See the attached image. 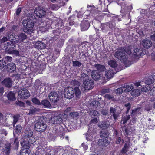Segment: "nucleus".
I'll return each instance as SVG.
<instances>
[{
  "label": "nucleus",
  "instance_id": "f257e3e1",
  "mask_svg": "<svg viewBox=\"0 0 155 155\" xmlns=\"http://www.w3.org/2000/svg\"><path fill=\"white\" fill-rule=\"evenodd\" d=\"M14 35H12L13 38L10 39V38H8L11 42H7L5 44L4 47L5 50H8L10 48H14L15 47V44L18 43H21L27 38L26 35L23 33H21L14 37Z\"/></svg>",
  "mask_w": 155,
  "mask_h": 155
},
{
  "label": "nucleus",
  "instance_id": "f03ea898",
  "mask_svg": "<svg viewBox=\"0 0 155 155\" xmlns=\"http://www.w3.org/2000/svg\"><path fill=\"white\" fill-rule=\"evenodd\" d=\"M114 56L119 60L123 62L126 67L131 64V62L128 59L125 50L123 48H118L115 52Z\"/></svg>",
  "mask_w": 155,
  "mask_h": 155
},
{
  "label": "nucleus",
  "instance_id": "7ed1b4c3",
  "mask_svg": "<svg viewBox=\"0 0 155 155\" xmlns=\"http://www.w3.org/2000/svg\"><path fill=\"white\" fill-rule=\"evenodd\" d=\"M44 117H40L35 122V129L37 131L43 132L46 127L47 125L45 123Z\"/></svg>",
  "mask_w": 155,
  "mask_h": 155
},
{
  "label": "nucleus",
  "instance_id": "20e7f679",
  "mask_svg": "<svg viewBox=\"0 0 155 155\" xmlns=\"http://www.w3.org/2000/svg\"><path fill=\"white\" fill-rule=\"evenodd\" d=\"M23 24L24 27L23 29L24 32L30 33L33 31L34 23L31 19H28L24 20L23 21Z\"/></svg>",
  "mask_w": 155,
  "mask_h": 155
},
{
  "label": "nucleus",
  "instance_id": "39448f33",
  "mask_svg": "<svg viewBox=\"0 0 155 155\" xmlns=\"http://www.w3.org/2000/svg\"><path fill=\"white\" fill-rule=\"evenodd\" d=\"M108 134L107 132H101L100 133V135L101 137L104 138L99 140L98 144L100 146H107L110 142V139L108 137Z\"/></svg>",
  "mask_w": 155,
  "mask_h": 155
},
{
  "label": "nucleus",
  "instance_id": "423d86ee",
  "mask_svg": "<svg viewBox=\"0 0 155 155\" xmlns=\"http://www.w3.org/2000/svg\"><path fill=\"white\" fill-rule=\"evenodd\" d=\"M93 81L91 79L84 80L81 89L83 91H87L91 89L94 86Z\"/></svg>",
  "mask_w": 155,
  "mask_h": 155
},
{
  "label": "nucleus",
  "instance_id": "0eeeda50",
  "mask_svg": "<svg viewBox=\"0 0 155 155\" xmlns=\"http://www.w3.org/2000/svg\"><path fill=\"white\" fill-rule=\"evenodd\" d=\"M146 53L145 52L143 51V49L140 48L134 49L133 53V57L137 60L140 57L144 55Z\"/></svg>",
  "mask_w": 155,
  "mask_h": 155
},
{
  "label": "nucleus",
  "instance_id": "6e6552de",
  "mask_svg": "<svg viewBox=\"0 0 155 155\" xmlns=\"http://www.w3.org/2000/svg\"><path fill=\"white\" fill-rule=\"evenodd\" d=\"M19 97L23 99H27L30 97V94L29 91L26 89H22L18 91Z\"/></svg>",
  "mask_w": 155,
  "mask_h": 155
},
{
  "label": "nucleus",
  "instance_id": "1a4fd4ad",
  "mask_svg": "<svg viewBox=\"0 0 155 155\" xmlns=\"http://www.w3.org/2000/svg\"><path fill=\"white\" fill-rule=\"evenodd\" d=\"M64 93L65 97L68 99H71L74 96V89L71 87L66 88Z\"/></svg>",
  "mask_w": 155,
  "mask_h": 155
},
{
  "label": "nucleus",
  "instance_id": "9d476101",
  "mask_svg": "<svg viewBox=\"0 0 155 155\" xmlns=\"http://www.w3.org/2000/svg\"><path fill=\"white\" fill-rule=\"evenodd\" d=\"M34 13L39 18H41L44 16L46 14V11L43 8H36L34 10Z\"/></svg>",
  "mask_w": 155,
  "mask_h": 155
},
{
  "label": "nucleus",
  "instance_id": "9b49d317",
  "mask_svg": "<svg viewBox=\"0 0 155 155\" xmlns=\"http://www.w3.org/2000/svg\"><path fill=\"white\" fill-rule=\"evenodd\" d=\"M48 97L50 100L54 103L57 102L59 98L58 94L55 92L50 93L49 94Z\"/></svg>",
  "mask_w": 155,
  "mask_h": 155
},
{
  "label": "nucleus",
  "instance_id": "f8f14e48",
  "mask_svg": "<svg viewBox=\"0 0 155 155\" xmlns=\"http://www.w3.org/2000/svg\"><path fill=\"white\" fill-rule=\"evenodd\" d=\"M14 81V79H12L11 78H6L2 81V84L7 87L10 88L11 87L12 82Z\"/></svg>",
  "mask_w": 155,
  "mask_h": 155
},
{
  "label": "nucleus",
  "instance_id": "ddd939ff",
  "mask_svg": "<svg viewBox=\"0 0 155 155\" xmlns=\"http://www.w3.org/2000/svg\"><path fill=\"white\" fill-rule=\"evenodd\" d=\"M102 74V73L101 72L94 70L93 71L91 72V76L94 80H97L101 77Z\"/></svg>",
  "mask_w": 155,
  "mask_h": 155
},
{
  "label": "nucleus",
  "instance_id": "4468645a",
  "mask_svg": "<svg viewBox=\"0 0 155 155\" xmlns=\"http://www.w3.org/2000/svg\"><path fill=\"white\" fill-rule=\"evenodd\" d=\"M142 45L145 48L148 49L150 48L152 45V42L149 39H144L142 41Z\"/></svg>",
  "mask_w": 155,
  "mask_h": 155
},
{
  "label": "nucleus",
  "instance_id": "2eb2a0df",
  "mask_svg": "<svg viewBox=\"0 0 155 155\" xmlns=\"http://www.w3.org/2000/svg\"><path fill=\"white\" fill-rule=\"evenodd\" d=\"M33 133L32 131L30 129L26 130L24 132L23 134L22 137V140H24L25 141L27 139H28L33 135Z\"/></svg>",
  "mask_w": 155,
  "mask_h": 155
},
{
  "label": "nucleus",
  "instance_id": "dca6fc26",
  "mask_svg": "<svg viewBox=\"0 0 155 155\" xmlns=\"http://www.w3.org/2000/svg\"><path fill=\"white\" fill-rule=\"evenodd\" d=\"M81 26L82 31L87 30L90 26L89 23L87 21L83 20L81 24Z\"/></svg>",
  "mask_w": 155,
  "mask_h": 155
},
{
  "label": "nucleus",
  "instance_id": "f3484780",
  "mask_svg": "<svg viewBox=\"0 0 155 155\" xmlns=\"http://www.w3.org/2000/svg\"><path fill=\"white\" fill-rule=\"evenodd\" d=\"M61 115H59L58 116H55L52 119V122L53 124H60L61 122L62 119Z\"/></svg>",
  "mask_w": 155,
  "mask_h": 155
},
{
  "label": "nucleus",
  "instance_id": "a211bd4d",
  "mask_svg": "<svg viewBox=\"0 0 155 155\" xmlns=\"http://www.w3.org/2000/svg\"><path fill=\"white\" fill-rule=\"evenodd\" d=\"M114 74V73L113 70L110 69L105 71V75L107 78L110 79L113 77Z\"/></svg>",
  "mask_w": 155,
  "mask_h": 155
},
{
  "label": "nucleus",
  "instance_id": "6ab92c4d",
  "mask_svg": "<svg viewBox=\"0 0 155 155\" xmlns=\"http://www.w3.org/2000/svg\"><path fill=\"white\" fill-rule=\"evenodd\" d=\"M11 150V144L8 143H6L3 149V152L7 155H8L10 153Z\"/></svg>",
  "mask_w": 155,
  "mask_h": 155
},
{
  "label": "nucleus",
  "instance_id": "aec40b11",
  "mask_svg": "<svg viewBox=\"0 0 155 155\" xmlns=\"http://www.w3.org/2000/svg\"><path fill=\"white\" fill-rule=\"evenodd\" d=\"M7 69L8 71L12 72L15 70L16 66L14 63H9L7 65Z\"/></svg>",
  "mask_w": 155,
  "mask_h": 155
},
{
  "label": "nucleus",
  "instance_id": "412c9836",
  "mask_svg": "<svg viewBox=\"0 0 155 155\" xmlns=\"http://www.w3.org/2000/svg\"><path fill=\"white\" fill-rule=\"evenodd\" d=\"M29 143H30L28 142V141H25L24 140H22V138L21 140V145L23 147V149L28 150L29 147Z\"/></svg>",
  "mask_w": 155,
  "mask_h": 155
},
{
  "label": "nucleus",
  "instance_id": "4be33fe9",
  "mask_svg": "<svg viewBox=\"0 0 155 155\" xmlns=\"http://www.w3.org/2000/svg\"><path fill=\"white\" fill-rule=\"evenodd\" d=\"M41 105L44 106L46 108H50L51 106V104L48 101L44 99L42 100L41 102Z\"/></svg>",
  "mask_w": 155,
  "mask_h": 155
},
{
  "label": "nucleus",
  "instance_id": "5701e85b",
  "mask_svg": "<svg viewBox=\"0 0 155 155\" xmlns=\"http://www.w3.org/2000/svg\"><path fill=\"white\" fill-rule=\"evenodd\" d=\"M8 99L10 101H14L16 99L15 94L12 91L8 93L7 95Z\"/></svg>",
  "mask_w": 155,
  "mask_h": 155
},
{
  "label": "nucleus",
  "instance_id": "b1692460",
  "mask_svg": "<svg viewBox=\"0 0 155 155\" xmlns=\"http://www.w3.org/2000/svg\"><path fill=\"white\" fill-rule=\"evenodd\" d=\"M98 126L100 128L102 129H106L108 127L109 125V122L108 121H105L102 123L99 124H98Z\"/></svg>",
  "mask_w": 155,
  "mask_h": 155
},
{
  "label": "nucleus",
  "instance_id": "393cba45",
  "mask_svg": "<svg viewBox=\"0 0 155 155\" xmlns=\"http://www.w3.org/2000/svg\"><path fill=\"white\" fill-rule=\"evenodd\" d=\"M35 45L38 49H44L45 47V45L42 42L38 41L36 42Z\"/></svg>",
  "mask_w": 155,
  "mask_h": 155
},
{
  "label": "nucleus",
  "instance_id": "a878e982",
  "mask_svg": "<svg viewBox=\"0 0 155 155\" xmlns=\"http://www.w3.org/2000/svg\"><path fill=\"white\" fill-rule=\"evenodd\" d=\"M75 94L76 97L79 98L81 95V92L79 88L77 87H75L74 90V94Z\"/></svg>",
  "mask_w": 155,
  "mask_h": 155
},
{
  "label": "nucleus",
  "instance_id": "bb28decb",
  "mask_svg": "<svg viewBox=\"0 0 155 155\" xmlns=\"http://www.w3.org/2000/svg\"><path fill=\"white\" fill-rule=\"evenodd\" d=\"M108 64L112 67H115L117 66V61L114 60H111L108 61Z\"/></svg>",
  "mask_w": 155,
  "mask_h": 155
},
{
  "label": "nucleus",
  "instance_id": "cd10ccee",
  "mask_svg": "<svg viewBox=\"0 0 155 155\" xmlns=\"http://www.w3.org/2000/svg\"><path fill=\"white\" fill-rule=\"evenodd\" d=\"M131 95L133 96H137L140 94V91L138 89H134L131 92Z\"/></svg>",
  "mask_w": 155,
  "mask_h": 155
},
{
  "label": "nucleus",
  "instance_id": "c85d7f7f",
  "mask_svg": "<svg viewBox=\"0 0 155 155\" xmlns=\"http://www.w3.org/2000/svg\"><path fill=\"white\" fill-rule=\"evenodd\" d=\"M98 71H104L105 69V67L99 64H95L94 66Z\"/></svg>",
  "mask_w": 155,
  "mask_h": 155
},
{
  "label": "nucleus",
  "instance_id": "c756f323",
  "mask_svg": "<svg viewBox=\"0 0 155 155\" xmlns=\"http://www.w3.org/2000/svg\"><path fill=\"white\" fill-rule=\"evenodd\" d=\"M69 115L73 118L76 119L79 116V113L77 112H72L70 113Z\"/></svg>",
  "mask_w": 155,
  "mask_h": 155
},
{
  "label": "nucleus",
  "instance_id": "7c9ffc66",
  "mask_svg": "<svg viewBox=\"0 0 155 155\" xmlns=\"http://www.w3.org/2000/svg\"><path fill=\"white\" fill-rule=\"evenodd\" d=\"M30 151L27 149H23L21 150L20 155H29Z\"/></svg>",
  "mask_w": 155,
  "mask_h": 155
},
{
  "label": "nucleus",
  "instance_id": "2f4dec72",
  "mask_svg": "<svg viewBox=\"0 0 155 155\" xmlns=\"http://www.w3.org/2000/svg\"><path fill=\"white\" fill-rule=\"evenodd\" d=\"M22 129V127L19 125H17L15 128V132L17 134L20 133Z\"/></svg>",
  "mask_w": 155,
  "mask_h": 155
},
{
  "label": "nucleus",
  "instance_id": "473e14b6",
  "mask_svg": "<svg viewBox=\"0 0 155 155\" xmlns=\"http://www.w3.org/2000/svg\"><path fill=\"white\" fill-rule=\"evenodd\" d=\"M36 140V139L32 136L28 139H27L26 140L30 143L33 144L35 142Z\"/></svg>",
  "mask_w": 155,
  "mask_h": 155
},
{
  "label": "nucleus",
  "instance_id": "72a5a7b5",
  "mask_svg": "<svg viewBox=\"0 0 155 155\" xmlns=\"http://www.w3.org/2000/svg\"><path fill=\"white\" fill-rule=\"evenodd\" d=\"M151 87L149 85H146L144 87H143L141 90V92L144 93L147 92L150 90Z\"/></svg>",
  "mask_w": 155,
  "mask_h": 155
},
{
  "label": "nucleus",
  "instance_id": "f704fd0d",
  "mask_svg": "<svg viewBox=\"0 0 155 155\" xmlns=\"http://www.w3.org/2000/svg\"><path fill=\"white\" fill-rule=\"evenodd\" d=\"M91 105H92V107H93L94 108H96L100 106V103L99 101H93L92 102Z\"/></svg>",
  "mask_w": 155,
  "mask_h": 155
},
{
  "label": "nucleus",
  "instance_id": "c9c22d12",
  "mask_svg": "<svg viewBox=\"0 0 155 155\" xmlns=\"http://www.w3.org/2000/svg\"><path fill=\"white\" fill-rule=\"evenodd\" d=\"M19 118V116L18 115H15L13 116V127H14L16 123L18 121Z\"/></svg>",
  "mask_w": 155,
  "mask_h": 155
},
{
  "label": "nucleus",
  "instance_id": "e433bc0d",
  "mask_svg": "<svg viewBox=\"0 0 155 155\" xmlns=\"http://www.w3.org/2000/svg\"><path fill=\"white\" fill-rule=\"evenodd\" d=\"M126 87H125V86L124 87V88H126L124 91L126 92L130 91L134 88V87L131 85H127L126 84Z\"/></svg>",
  "mask_w": 155,
  "mask_h": 155
},
{
  "label": "nucleus",
  "instance_id": "4c0bfd02",
  "mask_svg": "<svg viewBox=\"0 0 155 155\" xmlns=\"http://www.w3.org/2000/svg\"><path fill=\"white\" fill-rule=\"evenodd\" d=\"M72 64L73 66L77 67H80L82 65L81 62L78 61H73Z\"/></svg>",
  "mask_w": 155,
  "mask_h": 155
},
{
  "label": "nucleus",
  "instance_id": "58836bf2",
  "mask_svg": "<svg viewBox=\"0 0 155 155\" xmlns=\"http://www.w3.org/2000/svg\"><path fill=\"white\" fill-rule=\"evenodd\" d=\"M32 101L33 103L38 105H41L40 101L36 97H34L32 99Z\"/></svg>",
  "mask_w": 155,
  "mask_h": 155
},
{
  "label": "nucleus",
  "instance_id": "ea45409f",
  "mask_svg": "<svg viewBox=\"0 0 155 155\" xmlns=\"http://www.w3.org/2000/svg\"><path fill=\"white\" fill-rule=\"evenodd\" d=\"M38 110L36 108L34 107H31L29 110V112L28 114L29 115H32L35 113Z\"/></svg>",
  "mask_w": 155,
  "mask_h": 155
},
{
  "label": "nucleus",
  "instance_id": "a19ab883",
  "mask_svg": "<svg viewBox=\"0 0 155 155\" xmlns=\"http://www.w3.org/2000/svg\"><path fill=\"white\" fill-rule=\"evenodd\" d=\"M90 114L91 116H98L100 115V114L97 111L93 110L90 112Z\"/></svg>",
  "mask_w": 155,
  "mask_h": 155
},
{
  "label": "nucleus",
  "instance_id": "79ce46f5",
  "mask_svg": "<svg viewBox=\"0 0 155 155\" xmlns=\"http://www.w3.org/2000/svg\"><path fill=\"white\" fill-rule=\"evenodd\" d=\"M8 38H10V39H11V38L8 35V38L6 37H3V38L0 40V42L1 43H4L5 42V41H8V39L9 41H9V40L8 39Z\"/></svg>",
  "mask_w": 155,
  "mask_h": 155
},
{
  "label": "nucleus",
  "instance_id": "37998d69",
  "mask_svg": "<svg viewBox=\"0 0 155 155\" xmlns=\"http://www.w3.org/2000/svg\"><path fill=\"white\" fill-rule=\"evenodd\" d=\"M6 63L5 61H4L2 60H0V68L2 69L5 66Z\"/></svg>",
  "mask_w": 155,
  "mask_h": 155
},
{
  "label": "nucleus",
  "instance_id": "c03bdc74",
  "mask_svg": "<svg viewBox=\"0 0 155 155\" xmlns=\"http://www.w3.org/2000/svg\"><path fill=\"white\" fill-rule=\"evenodd\" d=\"M153 82V81L149 76L148 79L146 80L145 83L147 84H152Z\"/></svg>",
  "mask_w": 155,
  "mask_h": 155
},
{
  "label": "nucleus",
  "instance_id": "a18cd8bd",
  "mask_svg": "<svg viewBox=\"0 0 155 155\" xmlns=\"http://www.w3.org/2000/svg\"><path fill=\"white\" fill-rule=\"evenodd\" d=\"M81 78H83V79H84V78H85V80L86 79H87L88 78V76L85 74L83 72H81Z\"/></svg>",
  "mask_w": 155,
  "mask_h": 155
},
{
  "label": "nucleus",
  "instance_id": "49530a36",
  "mask_svg": "<svg viewBox=\"0 0 155 155\" xmlns=\"http://www.w3.org/2000/svg\"><path fill=\"white\" fill-rule=\"evenodd\" d=\"M128 148V146L126 144H125L124 145V147L123 148V149H122V150H121L122 153H125L126 152H127L128 151V150H127Z\"/></svg>",
  "mask_w": 155,
  "mask_h": 155
},
{
  "label": "nucleus",
  "instance_id": "de8ad7c7",
  "mask_svg": "<svg viewBox=\"0 0 155 155\" xmlns=\"http://www.w3.org/2000/svg\"><path fill=\"white\" fill-rule=\"evenodd\" d=\"M71 83L72 84L74 85L79 86L80 85L79 82L76 80H72Z\"/></svg>",
  "mask_w": 155,
  "mask_h": 155
},
{
  "label": "nucleus",
  "instance_id": "09e8293b",
  "mask_svg": "<svg viewBox=\"0 0 155 155\" xmlns=\"http://www.w3.org/2000/svg\"><path fill=\"white\" fill-rule=\"evenodd\" d=\"M0 133L1 134L5 135V136L8 134L7 132L5 129H4L3 128H1L0 129Z\"/></svg>",
  "mask_w": 155,
  "mask_h": 155
},
{
  "label": "nucleus",
  "instance_id": "8fccbe9b",
  "mask_svg": "<svg viewBox=\"0 0 155 155\" xmlns=\"http://www.w3.org/2000/svg\"><path fill=\"white\" fill-rule=\"evenodd\" d=\"M12 58L10 56H7L5 57V61L10 62L12 60Z\"/></svg>",
  "mask_w": 155,
  "mask_h": 155
},
{
  "label": "nucleus",
  "instance_id": "3c124183",
  "mask_svg": "<svg viewBox=\"0 0 155 155\" xmlns=\"http://www.w3.org/2000/svg\"><path fill=\"white\" fill-rule=\"evenodd\" d=\"M123 90L121 88H118L115 90V92L118 94H120L122 93Z\"/></svg>",
  "mask_w": 155,
  "mask_h": 155
},
{
  "label": "nucleus",
  "instance_id": "603ef678",
  "mask_svg": "<svg viewBox=\"0 0 155 155\" xmlns=\"http://www.w3.org/2000/svg\"><path fill=\"white\" fill-rule=\"evenodd\" d=\"M48 28L47 26H44L41 27V31L42 32H45L48 31Z\"/></svg>",
  "mask_w": 155,
  "mask_h": 155
},
{
  "label": "nucleus",
  "instance_id": "864d4df0",
  "mask_svg": "<svg viewBox=\"0 0 155 155\" xmlns=\"http://www.w3.org/2000/svg\"><path fill=\"white\" fill-rule=\"evenodd\" d=\"M105 97L108 99H113L114 97L113 96L109 94H107L105 95Z\"/></svg>",
  "mask_w": 155,
  "mask_h": 155
},
{
  "label": "nucleus",
  "instance_id": "5fc2aeb1",
  "mask_svg": "<svg viewBox=\"0 0 155 155\" xmlns=\"http://www.w3.org/2000/svg\"><path fill=\"white\" fill-rule=\"evenodd\" d=\"M50 8L52 10H56L58 9V6L56 5L52 4L50 6Z\"/></svg>",
  "mask_w": 155,
  "mask_h": 155
},
{
  "label": "nucleus",
  "instance_id": "6e6d98bb",
  "mask_svg": "<svg viewBox=\"0 0 155 155\" xmlns=\"http://www.w3.org/2000/svg\"><path fill=\"white\" fill-rule=\"evenodd\" d=\"M130 116L129 115L127 116L126 117L122 120L123 124H124L130 119Z\"/></svg>",
  "mask_w": 155,
  "mask_h": 155
},
{
  "label": "nucleus",
  "instance_id": "4d7b16f0",
  "mask_svg": "<svg viewBox=\"0 0 155 155\" xmlns=\"http://www.w3.org/2000/svg\"><path fill=\"white\" fill-rule=\"evenodd\" d=\"M10 78H11V79L12 80L13 79H14V80L15 79H17L19 78V75L18 74H14L13 76L11 77Z\"/></svg>",
  "mask_w": 155,
  "mask_h": 155
},
{
  "label": "nucleus",
  "instance_id": "13d9d810",
  "mask_svg": "<svg viewBox=\"0 0 155 155\" xmlns=\"http://www.w3.org/2000/svg\"><path fill=\"white\" fill-rule=\"evenodd\" d=\"M14 144L16 146H17L18 145L19 142L17 138H15L14 139Z\"/></svg>",
  "mask_w": 155,
  "mask_h": 155
},
{
  "label": "nucleus",
  "instance_id": "bf43d9fd",
  "mask_svg": "<svg viewBox=\"0 0 155 155\" xmlns=\"http://www.w3.org/2000/svg\"><path fill=\"white\" fill-rule=\"evenodd\" d=\"M110 112L111 114H113L116 112V110L115 108L111 107L110 109Z\"/></svg>",
  "mask_w": 155,
  "mask_h": 155
},
{
  "label": "nucleus",
  "instance_id": "052dcab7",
  "mask_svg": "<svg viewBox=\"0 0 155 155\" xmlns=\"http://www.w3.org/2000/svg\"><path fill=\"white\" fill-rule=\"evenodd\" d=\"M86 137L87 140L89 141H92V136L91 135H90L89 136L88 134H86Z\"/></svg>",
  "mask_w": 155,
  "mask_h": 155
},
{
  "label": "nucleus",
  "instance_id": "680f3d73",
  "mask_svg": "<svg viewBox=\"0 0 155 155\" xmlns=\"http://www.w3.org/2000/svg\"><path fill=\"white\" fill-rule=\"evenodd\" d=\"M109 92V89H102L101 91V93L102 94H104Z\"/></svg>",
  "mask_w": 155,
  "mask_h": 155
},
{
  "label": "nucleus",
  "instance_id": "e2e57ef3",
  "mask_svg": "<svg viewBox=\"0 0 155 155\" xmlns=\"http://www.w3.org/2000/svg\"><path fill=\"white\" fill-rule=\"evenodd\" d=\"M112 115L114 119H116L117 118L119 115V114L118 112H116V113L113 114Z\"/></svg>",
  "mask_w": 155,
  "mask_h": 155
},
{
  "label": "nucleus",
  "instance_id": "0e129e2a",
  "mask_svg": "<svg viewBox=\"0 0 155 155\" xmlns=\"http://www.w3.org/2000/svg\"><path fill=\"white\" fill-rule=\"evenodd\" d=\"M98 120L96 118H94V119H92L91 120L90 122H91V124H92V123L95 124V123H97L98 122Z\"/></svg>",
  "mask_w": 155,
  "mask_h": 155
},
{
  "label": "nucleus",
  "instance_id": "69168bd1",
  "mask_svg": "<svg viewBox=\"0 0 155 155\" xmlns=\"http://www.w3.org/2000/svg\"><path fill=\"white\" fill-rule=\"evenodd\" d=\"M150 95L155 94V87H153L151 90H150Z\"/></svg>",
  "mask_w": 155,
  "mask_h": 155
},
{
  "label": "nucleus",
  "instance_id": "338daca9",
  "mask_svg": "<svg viewBox=\"0 0 155 155\" xmlns=\"http://www.w3.org/2000/svg\"><path fill=\"white\" fill-rule=\"evenodd\" d=\"M107 27V25L106 24H102L101 25V29L102 30H105Z\"/></svg>",
  "mask_w": 155,
  "mask_h": 155
},
{
  "label": "nucleus",
  "instance_id": "774afa93",
  "mask_svg": "<svg viewBox=\"0 0 155 155\" xmlns=\"http://www.w3.org/2000/svg\"><path fill=\"white\" fill-rule=\"evenodd\" d=\"M16 104H17L21 106H22V107L24 106V105H25L24 103L23 102H21V101H18V102H17L16 103Z\"/></svg>",
  "mask_w": 155,
  "mask_h": 155
}]
</instances>
